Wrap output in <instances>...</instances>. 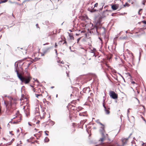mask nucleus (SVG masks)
<instances>
[{
	"mask_svg": "<svg viewBox=\"0 0 146 146\" xmlns=\"http://www.w3.org/2000/svg\"><path fill=\"white\" fill-rule=\"evenodd\" d=\"M16 62L15 64V72L17 73V76L18 78L21 81V82H23L25 84H27L29 83L31 78L30 76H24L19 74L17 70L18 69V64H17V66H16Z\"/></svg>",
	"mask_w": 146,
	"mask_h": 146,
	"instance_id": "1",
	"label": "nucleus"
},
{
	"mask_svg": "<svg viewBox=\"0 0 146 146\" xmlns=\"http://www.w3.org/2000/svg\"><path fill=\"white\" fill-rule=\"evenodd\" d=\"M132 133H131L129 137L127 138H123L121 139V141L122 143V145H120L117 142H115L112 143H109L107 144V146H123L127 142V141L132 135Z\"/></svg>",
	"mask_w": 146,
	"mask_h": 146,
	"instance_id": "2",
	"label": "nucleus"
},
{
	"mask_svg": "<svg viewBox=\"0 0 146 146\" xmlns=\"http://www.w3.org/2000/svg\"><path fill=\"white\" fill-rule=\"evenodd\" d=\"M100 132L101 133L102 137L100 139V141L102 142L105 140H108L110 141H111L109 138H108V135L107 134H106V135L104 134V133L105 132L104 127V125L102 126L101 127V129H100Z\"/></svg>",
	"mask_w": 146,
	"mask_h": 146,
	"instance_id": "3",
	"label": "nucleus"
},
{
	"mask_svg": "<svg viewBox=\"0 0 146 146\" xmlns=\"http://www.w3.org/2000/svg\"><path fill=\"white\" fill-rule=\"evenodd\" d=\"M109 94L110 97L113 99H116L117 98V94L114 91H110Z\"/></svg>",
	"mask_w": 146,
	"mask_h": 146,
	"instance_id": "4",
	"label": "nucleus"
},
{
	"mask_svg": "<svg viewBox=\"0 0 146 146\" xmlns=\"http://www.w3.org/2000/svg\"><path fill=\"white\" fill-rule=\"evenodd\" d=\"M108 12L109 11L107 10L104 11L101 15V18L102 19L107 17L109 15Z\"/></svg>",
	"mask_w": 146,
	"mask_h": 146,
	"instance_id": "5",
	"label": "nucleus"
},
{
	"mask_svg": "<svg viewBox=\"0 0 146 146\" xmlns=\"http://www.w3.org/2000/svg\"><path fill=\"white\" fill-rule=\"evenodd\" d=\"M94 7L93 6H90L88 9V11L90 12H91L92 13L95 12L97 11V10L94 9Z\"/></svg>",
	"mask_w": 146,
	"mask_h": 146,
	"instance_id": "6",
	"label": "nucleus"
},
{
	"mask_svg": "<svg viewBox=\"0 0 146 146\" xmlns=\"http://www.w3.org/2000/svg\"><path fill=\"white\" fill-rule=\"evenodd\" d=\"M111 8L113 10H116L119 8V5L118 4L111 5Z\"/></svg>",
	"mask_w": 146,
	"mask_h": 146,
	"instance_id": "7",
	"label": "nucleus"
},
{
	"mask_svg": "<svg viewBox=\"0 0 146 146\" xmlns=\"http://www.w3.org/2000/svg\"><path fill=\"white\" fill-rule=\"evenodd\" d=\"M4 104L5 105L6 107V109H7L6 111V113L7 114L9 115L10 114V113H9V112H8V111H9L8 109L7 108V106H8V104H9V103L7 102H4Z\"/></svg>",
	"mask_w": 146,
	"mask_h": 146,
	"instance_id": "8",
	"label": "nucleus"
},
{
	"mask_svg": "<svg viewBox=\"0 0 146 146\" xmlns=\"http://www.w3.org/2000/svg\"><path fill=\"white\" fill-rule=\"evenodd\" d=\"M25 106H24L23 108V109L24 110L25 113L26 114V116H27V113L29 112V109L27 108L26 110H25Z\"/></svg>",
	"mask_w": 146,
	"mask_h": 146,
	"instance_id": "9",
	"label": "nucleus"
},
{
	"mask_svg": "<svg viewBox=\"0 0 146 146\" xmlns=\"http://www.w3.org/2000/svg\"><path fill=\"white\" fill-rule=\"evenodd\" d=\"M109 108L107 107L106 108V109H104V110L105 111V113L107 114H109L110 113V111H109Z\"/></svg>",
	"mask_w": 146,
	"mask_h": 146,
	"instance_id": "10",
	"label": "nucleus"
},
{
	"mask_svg": "<svg viewBox=\"0 0 146 146\" xmlns=\"http://www.w3.org/2000/svg\"><path fill=\"white\" fill-rule=\"evenodd\" d=\"M90 54H93V55H92L93 56H95L96 57V55H95V52L93 50H91L90 51Z\"/></svg>",
	"mask_w": 146,
	"mask_h": 146,
	"instance_id": "11",
	"label": "nucleus"
},
{
	"mask_svg": "<svg viewBox=\"0 0 146 146\" xmlns=\"http://www.w3.org/2000/svg\"><path fill=\"white\" fill-rule=\"evenodd\" d=\"M81 60L82 61H84L82 62V64H85V63H86V61L85 60V59L84 58H82Z\"/></svg>",
	"mask_w": 146,
	"mask_h": 146,
	"instance_id": "12",
	"label": "nucleus"
},
{
	"mask_svg": "<svg viewBox=\"0 0 146 146\" xmlns=\"http://www.w3.org/2000/svg\"><path fill=\"white\" fill-rule=\"evenodd\" d=\"M43 103L44 104L47 103V104H48V102L46 100L45 98H44V99H43Z\"/></svg>",
	"mask_w": 146,
	"mask_h": 146,
	"instance_id": "13",
	"label": "nucleus"
},
{
	"mask_svg": "<svg viewBox=\"0 0 146 146\" xmlns=\"http://www.w3.org/2000/svg\"><path fill=\"white\" fill-rule=\"evenodd\" d=\"M96 121L97 123L100 124V125H101L102 126H103V125L102 123H101V122H100V121L98 119L96 120Z\"/></svg>",
	"mask_w": 146,
	"mask_h": 146,
	"instance_id": "14",
	"label": "nucleus"
},
{
	"mask_svg": "<svg viewBox=\"0 0 146 146\" xmlns=\"http://www.w3.org/2000/svg\"><path fill=\"white\" fill-rule=\"evenodd\" d=\"M129 5L127 3H126L125 4H124L123 5V7H126V6L129 7Z\"/></svg>",
	"mask_w": 146,
	"mask_h": 146,
	"instance_id": "15",
	"label": "nucleus"
},
{
	"mask_svg": "<svg viewBox=\"0 0 146 146\" xmlns=\"http://www.w3.org/2000/svg\"><path fill=\"white\" fill-rule=\"evenodd\" d=\"M104 3H102L101 5H100V7H102V8H100V9L101 10H102V9L103 8V6H104Z\"/></svg>",
	"mask_w": 146,
	"mask_h": 146,
	"instance_id": "16",
	"label": "nucleus"
},
{
	"mask_svg": "<svg viewBox=\"0 0 146 146\" xmlns=\"http://www.w3.org/2000/svg\"><path fill=\"white\" fill-rule=\"evenodd\" d=\"M44 140L45 142H48L49 141V139L47 137H46L45 139Z\"/></svg>",
	"mask_w": 146,
	"mask_h": 146,
	"instance_id": "17",
	"label": "nucleus"
},
{
	"mask_svg": "<svg viewBox=\"0 0 146 146\" xmlns=\"http://www.w3.org/2000/svg\"><path fill=\"white\" fill-rule=\"evenodd\" d=\"M7 0H2L0 2V3H4L6 2L7 1Z\"/></svg>",
	"mask_w": 146,
	"mask_h": 146,
	"instance_id": "18",
	"label": "nucleus"
},
{
	"mask_svg": "<svg viewBox=\"0 0 146 146\" xmlns=\"http://www.w3.org/2000/svg\"><path fill=\"white\" fill-rule=\"evenodd\" d=\"M69 37H70V39H72V40L74 39V38L72 35H69Z\"/></svg>",
	"mask_w": 146,
	"mask_h": 146,
	"instance_id": "19",
	"label": "nucleus"
},
{
	"mask_svg": "<svg viewBox=\"0 0 146 146\" xmlns=\"http://www.w3.org/2000/svg\"><path fill=\"white\" fill-rule=\"evenodd\" d=\"M57 62L58 63H61V64H64V62L63 61H61L60 60H59V61H57Z\"/></svg>",
	"mask_w": 146,
	"mask_h": 146,
	"instance_id": "20",
	"label": "nucleus"
},
{
	"mask_svg": "<svg viewBox=\"0 0 146 146\" xmlns=\"http://www.w3.org/2000/svg\"><path fill=\"white\" fill-rule=\"evenodd\" d=\"M105 102V100H103V107H104V109H106V108H107L105 106V105L104 104V102Z\"/></svg>",
	"mask_w": 146,
	"mask_h": 146,
	"instance_id": "21",
	"label": "nucleus"
},
{
	"mask_svg": "<svg viewBox=\"0 0 146 146\" xmlns=\"http://www.w3.org/2000/svg\"><path fill=\"white\" fill-rule=\"evenodd\" d=\"M35 96H36L37 98H38V96H42V94H35Z\"/></svg>",
	"mask_w": 146,
	"mask_h": 146,
	"instance_id": "22",
	"label": "nucleus"
},
{
	"mask_svg": "<svg viewBox=\"0 0 146 146\" xmlns=\"http://www.w3.org/2000/svg\"><path fill=\"white\" fill-rule=\"evenodd\" d=\"M98 3H96L94 5V7H97L98 6Z\"/></svg>",
	"mask_w": 146,
	"mask_h": 146,
	"instance_id": "23",
	"label": "nucleus"
},
{
	"mask_svg": "<svg viewBox=\"0 0 146 146\" xmlns=\"http://www.w3.org/2000/svg\"><path fill=\"white\" fill-rule=\"evenodd\" d=\"M142 9H140L138 12V14L139 15H141V13H140V12L142 11Z\"/></svg>",
	"mask_w": 146,
	"mask_h": 146,
	"instance_id": "24",
	"label": "nucleus"
},
{
	"mask_svg": "<svg viewBox=\"0 0 146 146\" xmlns=\"http://www.w3.org/2000/svg\"><path fill=\"white\" fill-rule=\"evenodd\" d=\"M63 44H65L66 46H67V44L66 41L65 40H64V42Z\"/></svg>",
	"mask_w": 146,
	"mask_h": 146,
	"instance_id": "25",
	"label": "nucleus"
},
{
	"mask_svg": "<svg viewBox=\"0 0 146 146\" xmlns=\"http://www.w3.org/2000/svg\"><path fill=\"white\" fill-rule=\"evenodd\" d=\"M46 132H47L48 133L49 131H44V133H45V135H46L48 136V134L46 133Z\"/></svg>",
	"mask_w": 146,
	"mask_h": 146,
	"instance_id": "26",
	"label": "nucleus"
},
{
	"mask_svg": "<svg viewBox=\"0 0 146 146\" xmlns=\"http://www.w3.org/2000/svg\"><path fill=\"white\" fill-rule=\"evenodd\" d=\"M114 78L117 81H118V80L117 79V76H116V77H114Z\"/></svg>",
	"mask_w": 146,
	"mask_h": 146,
	"instance_id": "27",
	"label": "nucleus"
},
{
	"mask_svg": "<svg viewBox=\"0 0 146 146\" xmlns=\"http://www.w3.org/2000/svg\"><path fill=\"white\" fill-rule=\"evenodd\" d=\"M142 117L144 121L145 124H146V121L145 120V119L143 117Z\"/></svg>",
	"mask_w": 146,
	"mask_h": 146,
	"instance_id": "28",
	"label": "nucleus"
},
{
	"mask_svg": "<svg viewBox=\"0 0 146 146\" xmlns=\"http://www.w3.org/2000/svg\"><path fill=\"white\" fill-rule=\"evenodd\" d=\"M81 109V107H78V108L77 109V110L78 111H79Z\"/></svg>",
	"mask_w": 146,
	"mask_h": 146,
	"instance_id": "29",
	"label": "nucleus"
},
{
	"mask_svg": "<svg viewBox=\"0 0 146 146\" xmlns=\"http://www.w3.org/2000/svg\"><path fill=\"white\" fill-rule=\"evenodd\" d=\"M146 1L145 0H144L143 1V2H142V4L143 5H145V2Z\"/></svg>",
	"mask_w": 146,
	"mask_h": 146,
	"instance_id": "30",
	"label": "nucleus"
},
{
	"mask_svg": "<svg viewBox=\"0 0 146 146\" xmlns=\"http://www.w3.org/2000/svg\"><path fill=\"white\" fill-rule=\"evenodd\" d=\"M142 22L143 23L146 24V21H142Z\"/></svg>",
	"mask_w": 146,
	"mask_h": 146,
	"instance_id": "31",
	"label": "nucleus"
},
{
	"mask_svg": "<svg viewBox=\"0 0 146 146\" xmlns=\"http://www.w3.org/2000/svg\"><path fill=\"white\" fill-rule=\"evenodd\" d=\"M131 83H132L133 84H134L135 83V82L134 81H133L132 80H131Z\"/></svg>",
	"mask_w": 146,
	"mask_h": 146,
	"instance_id": "32",
	"label": "nucleus"
},
{
	"mask_svg": "<svg viewBox=\"0 0 146 146\" xmlns=\"http://www.w3.org/2000/svg\"><path fill=\"white\" fill-rule=\"evenodd\" d=\"M18 122H17H17H15V121H14V122H13V124H16V123H17Z\"/></svg>",
	"mask_w": 146,
	"mask_h": 146,
	"instance_id": "33",
	"label": "nucleus"
},
{
	"mask_svg": "<svg viewBox=\"0 0 146 146\" xmlns=\"http://www.w3.org/2000/svg\"><path fill=\"white\" fill-rule=\"evenodd\" d=\"M121 77L123 79V80L125 82V79L124 78H123V77L122 76H121Z\"/></svg>",
	"mask_w": 146,
	"mask_h": 146,
	"instance_id": "34",
	"label": "nucleus"
},
{
	"mask_svg": "<svg viewBox=\"0 0 146 146\" xmlns=\"http://www.w3.org/2000/svg\"><path fill=\"white\" fill-rule=\"evenodd\" d=\"M52 125H54L55 123V122L54 121H52Z\"/></svg>",
	"mask_w": 146,
	"mask_h": 146,
	"instance_id": "35",
	"label": "nucleus"
},
{
	"mask_svg": "<svg viewBox=\"0 0 146 146\" xmlns=\"http://www.w3.org/2000/svg\"><path fill=\"white\" fill-rule=\"evenodd\" d=\"M57 46V45L56 44V43H55V48H56Z\"/></svg>",
	"mask_w": 146,
	"mask_h": 146,
	"instance_id": "36",
	"label": "nucleus"
},
{
	"mask_svg": "<svg viewBox=\"0 0 146 146\" xmlns=\"http://www.w3.org/2000/svg\"><path fill=\"white\" fill-rule=\"evenodd\" d=\"M36 26L37 28H39V27H38V24H36Z\"/></svg>",
	"mask_w": 146,
	"mask_h": 146,
	"instance_id": "37",
	"label": "nucleus"
},
{
	"mask_svg": "<svg viewBox=\"0 0 146 146\" xmlns=\"http://www.w3.org/2000/svg\"><path fill=\"white\" fill-rule=\"evenodd\" d=\"M49 44V43H46L45 44H43V45H47V44Z\"/></svg>",
	"mask_w": 146,
	"mask_h": 146,
	"instance_id": "38",
	"label": "nucleus"
},
{
	"mask_svg": "<svg viewBox=\"0 0 146 146\" xmlns=\"http://www.w3.org/2000/svg\"><path fill=\"white\" fill-rule=\"evenodd\" d=\"M130 108H129L128 110H127V114H128V113H129V110H130Z\"/></svg>",
	"mask_w": 146,
	"mask_h": 146,
	"instance_id": "39",
	"label": "nucleus"
},
{
	"mask_svg": "<svg viewBox=\"0 0 146 146\" xmlns=\"http://www.w3.org/2000/svg\"><path fill=\"white\" fill-rule=\"evenodd\" d=\"M127 37V36L126 37H124L122 38V39H125Z\"/></svg>",
	"mask_w": 146,
	"mask_h": 146,
	"instance_id": "40",
	"label": "nucleus"
},
{
	"mask_svg": "<svg viewBox=\"0 0 146 146\" xmlns=\"http://www.w3.org/2000/svg\"><path fill=\"white\" fill-rule=\"evenodd\" d=\"M31 64V63H29L28 64V66H29Z\"/></svg>",
	"mask_w": 146,
	"mask_h": 146,
	"instance_id": "41",
	"label": "nucleus"
},
{
	"mask_svg": "<svg viewBox=\"0 0 146 146\" xmlns=\"http://www.w3.org/2000/svg\"><path fill=\"white\" fill-rule=\"evenodd\" d=\"M55 52H56V54H57V50L56 49H55Z\"/></svg>",
	"mask_w": 146,
	"mask_h": 146,
	"instance_id": "42",
	"label": "nucleus"
},
{
	"mask_svg": "<svg viewBox=\"0 0 146 146\" xmlns=\"http://www.w3.org/2000/svg\"><path fill=\"white\" fill-rule=\"evenodd\" d=\"M134 142H135V141H133L132 142H131V143L132 144H133V143H134Z\"/></svg>",
	"mask_w": 146,
	"mask_h": 146,
	"instance_id": "43",
	"label": "nucleus"
},
{
	"mask_svg": "<svg viewBox=\"0 0 146 146\" xmlns=\"http://www.w3.org/2000/svg\"><path fill=\"white\" fill-rule=\"evenodd\" d=\"M62 40H61L59 42V44H60V42H62Z\"/></svg>",
	"mask_w": 146,
	"mask_h": 146,
	"instance_id": "44",
	"label": "nucleus"
},
{
	"mask_svg": "<svg viewBox=\"0 0 146 146\" xmlns=\"http://www.w3.org/2000/svg\"><path fill=\"white\" fill-rule=\"evenodd\" d=\"M39 122H40V121H38L37 122H36V124H38V123H39Z\"/></svg>",
	"mask_w": 146,
	"mask_h": 146,
	"instance_id": "45",
	"label": "nucleus"
},
{
	"mask_svg": "<svg viewBox=\"0 0 146 146\" xmlns=\"http://www.w3.org/2000/svg\"><path fill=\"white\" fill-rule=\"evenodd\" d=\"M28 124L30 125V126H31V124H30V123H29V122L28 123Z\"/></svg>",
	"mask_w": 146,
	"mask_h": 146,
	"instance_id": "46",
	"label": "nucleus"
},
{
	"mask_svg": "<svg viewBox=\"0 0 146 146\" xmlns=\"http://www.w3.org/2000/svg\"><path fill=\"white\" fill-rule=\"evenodd\" d=\"M133 139H134L136 141H137V139H136L135 138V137H133Z\"/></svg>",
	"mask_w": 146,
	"mask_h": 146,
	"instance_id": "47",
	"label": "nucleus"
},
{
	"mask_svg": "<svg viewBox=\"0 0 146 146\" xmlns=\"http://www.w3.org/2000/svg\"><path fill=\"white\" fill-rule=\"evenodd\" d=\"M80 40V38H78V39H77V41H78V42L79 41V40Z\"/></svg>",
	"mask_w": 146,
	"mask_h": 146,
	"instance_id": "48",
	"label": "nucleus"
},
{
	"mask_svg": "<svg viewBox=\"0 0 146 146\" xmlns=\"http://www.w3.org/2000/svg\"><path fill=\"white\" fill-rule=\"evenodd\" d=\"M16 117H17V116H16V117H14L12 119H11V120H12L13 119H15V118Z\"/></svg>",
	"mask_w": 146,
	"mask_h": 146,
	"instance_id": "49",
	"label": "nucleus"
},
{
	"mask_svg": "<svg viewBox=\"0 0 146 146\" xmlns=\"http://www.w3.org/2000/svg\"><path fill=\"white\" fill-rule=\"evenodd\" d=\"M143 108V109H144V110H145V107L144 106H142Z\"/></svg>",
	"mask_w": 146,
	"mask_h": 146,
	"instance_id": "50",
	"label": "nucleus"
},
{
	"mask_svg": "<svg viewBox=\"0 0 146 146\" xmlns=\"http://www.w3.org/2000/svg\"><path fill=\"white\" fill-rule=\"evenodd\" d=\"M35 81H36V82H38V81L36 79Z\"/></svg>",
	"mask_w": 146,
	"mask_h": 146,
	"instance_id": "51",
	"label": "nucleus"
},
{
	"mask_svg": "<svg viewBox=\"0 0 146 146\" xmlns=\"http://www.w3.org/2000/svg\"><path fill=\"white\" fill-rule=\"evenodd\" d=\"M79 115H81V116L82 115V114L80 113L79 114Z\"/></svg>",
	"mask_w": 146,
	"mask_h": 146,
	"instance_id": "52",
	"label": "nucleus"
},
{
	"mask_svg": "<svg viewBox=\"0 0 146 146\" xmlns=\"http://www.w3.org/2000/svg\"><path fill=\"white\" fill-rule=\"evenodd\" d=\"M27 1H28V0H27ZM27 1V0H25V1H24L23 2V3H24L26 1Z\"/></svg>",
	"mask_w": 146,
	"mask_h": 146,
	"instance_id": "53",
	"label": "nucleus"
},
{
	"mask_svg": "<svg viewBox=\"0 0 146 146\" xmlns=\"http://www.w3.org/2000/svg\"><path fill=\"white\" fill-rule=\"evenodd\" d=\"M129 76H130L131 77V75L129 74Z\"/></svg>",
	"mask_w": 146,
	"mask_h": 146,
	"instance_id": "54",
	"label": "nucleus"
},
{
	"mask_svg": "<svg viewBox=\"0 0 146 146\" xmlns=\"http://www.w3.org/2000/svg\"><path fill=\"white\" fill-rule=\"evenodd\" d=\"M54 87V86H52V87H51V88H53Z\"/></svg>",
	"mask_w": 146,
	"mask_h": 146,
	"instance_id": "55",
	"label": "nucleus"
},
{
	"mask_svg": "<svg viewBox=\"0 0 146 146\" xmlns=\"http://www.w3.org/2000/svg\"><path fill=\"white\" fill-rule=\"evenodd\" d=\"M17 132H19V130H18L17 131Z\"/></svg>",
	"mask_w": 146,
	"mask_h": 146,
	"instance_id": "56",
	"label": "nucleus"
},
{
	"mask_svg": "<svg viewBox=\"0 0 146 146\" xmlns=\"http://www.w3.org/2000/svg\"><path fill=\"white\" fill-rule=\"evenodd\" d=\"M113 14H114V13H113L112 14H111V15L112 16H113Z\"/></svg>",
	"mask_w": 146,
	"mask_h": 146,
	"instance_id": "57",
	"label": "nucleus"
},
{
	"mask_svg": "<svg viewBox=\"0 0 146 146\" xmlns=\"http://www.w3.org/2000/svg\"><path fill=\"white\" fill-rule=\"evenodd\" d=\"M140 138V137L139 136L138 138L137 139H139Z\"/></svg>",
	"mask_w": 146,
	"mask_h": 146,
	"instance_id": "58",
	"label": "nucleus"
},
{
	"mask_svg": "<svg viewBox=\"0 0 146 146\" xmlns=\"http://www.w3.org/2000/svg\"><path fill=\"white\" fill-rule=\"evenodd\" d=\"M118 74H119V75H120V76H122V75H121L120 74H119V73H118Z\"/></svg>",
	"mask_w": 146,
	"mask_h": 146,
	"instance_id": "59",
	"label": "nucleus"
},
{
	"mask_svg": "<svg viewBox=\"0 0 146 146\" xmlns=\"http://www.w3.org/2000/svg\"><path fill=\"white\" fill-rule=\"evenodd\" d=\"M136 99L138 100L139 102V100L137 98H136Z\"/></svg>",
	"mask_w": 146,
	"mask_h": 146,
	"instance_id": "60",
	"label": "nucleus"
},
{
	"mask_svg": "<svg viewBox=\"0 0 146 146\" xmlns=\"http://www.w3.org/2000/svg\"><path fill=\"white\" fill-rule=\"evenodd\" d=\"M93 55V54H90V55L91 56H93L92 55Z\"/></svg>",
	"mask_w": 146,
	"mask_h": 146,
	"instance_id": "61",
	"label": "nucleus"
},
{
	"mask_svg": "<svg viewBox=\"0 0 146 146\" xmlns=\"http://www.w3.org/2000/svg\"><path fill=\"white\" fill-rule=\"evenodd\" d=\"M56 98H57L58 97V95L57 94L56 95Z\"/></svg>",
	"mask_w": 146,
	"mask_h": 146,
	"instance_id": "62",
	"label": "nucleus"
},
{
	"mask_svg": "<svg viewBox=\"0 0 146 146\" xmlns=\"http://www.w3.org/2000/svg\"><path fill=\"white\" fill-rule=\"evenodd\" d=\"M99 39L101 41V40H101V39L100 38H99Z\"/></svg>",
	"mask_w": 146,
	"mask_h": 146,
	"instance_id": "63",
	"label": "nucleus"
},
{
	"mask_svg": "<svg viewBox=\"0 0 146 146\" xmlns=\"http://www.w3.org/2000/svg\"><path fill=\"white\" fill-rule=\"evenodd\" d=\"M76 35L78 36V34L76 33Z\"/></svg>",
	"mask_w": 146,
	"mask_h": 146,
	"instance_id": "64",
	"label": "nucleus"
}]
</instances>
